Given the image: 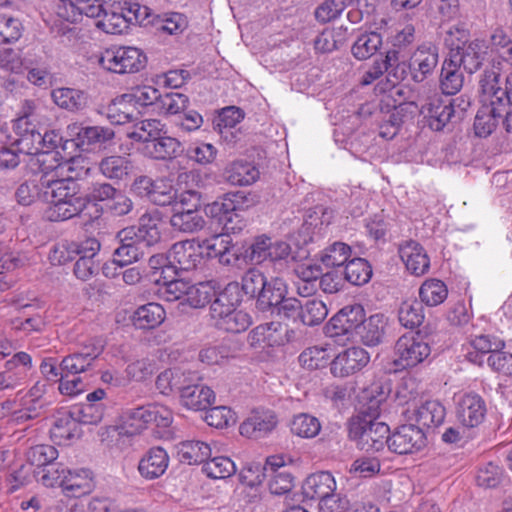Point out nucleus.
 <instances>
[{
  "label": "nucleus",
  "mask_w": 512,
  "mask_h": 512,
  "mask_svg": "<svg viewBox=\"0 0 512 512\" xmlns=\"http://www.w3.org/2000/svg\"><path fill=\"white\" fill-rule=\"evenodd\" d=\"M41 184L43 200L48 203L44 217L51 222L66 221L78 216L86 207L87 199L80 195L77 182L59 179L43 173Z\"/></svg>",
  "instance_id": "1"
},
{
  "label": "nucleus",
  "mask_w": 512,
  "mask_h": 512,
  "mask_svg": "<svg viewBox=\"0 0 512 512\" xmlns=\"http://www.w3.org/2000/svg\"><path fill=\"white\" fill-rule=\"evenodd\" d=\"M243 292L256 298V307L262 312L271 309V303L280 299L285 290V281L280 277H271L270 280L258 268L248 269L241 279Z\"/></svg>",
  "instance_id": "2"
},
{
  "label": "nucleus",
  "mask_w": 512,
  "mask_h": 512,
  "mask_svg": "<svg viewBox=\"0 0 512 512\" xmlns=\"http://www.w3.org/2000/svg\"><path fill=\"white\" fill-rule=\"evenodd\" d=\"M39 481L47 487L58 485L67 497L79 498L93 490L92 475L87 469L61 468L52 473L50 470H43Z\"/></svg>",
  "instance_id": "3"
},
{
  "label": "nucleus",
  "mask_w": 512,
  "mask_h": 512,
  "mask_svg": "<svg viewBox=\"0 0 512 512\" xmlns=\"http://www.w3.org/2000/svg\"><path fill=\"white\" fill-rule=\"evenodd\" d=\"M390 429L384 422L354 417L350 422L349 436L357 446L366 452H377L388 446Z\"/></svg>",
  "instance_id": "4"
},
{
  "label": "nucleus",
  "mask_w": 512,
  "mask_h": 512,
  "mask_svg": "<svg viewBox=\"0 0 512 512\" xmlns=\"http://www.w3.org/2000/svg\"><path fill=\"white\" fill-rule=\"evenodd\" d=\"M99 64L116 74L136 73L145 67L146 56L136 47L113 46L101 54Z\"/></svg>",
  "instance_id": "5"
},
{
  "label": "nucleus",
  "mask_w": 512,
  "mask_h": 512,
  "mask_svg": "<svg viewBox=\"0 0 512 512\" xmlns=\"http://www.w3.org/2000/svg\"><path fill=\"white\" fill-rule=\"evenodd\" d=\"M63 137L56 130L46 131L42 134L36 128L29 134H24L23 138H17L16 144L18 150L26 155H38V162L42 165L55 161L57 162V153L53 150L62 145Z\"/></svg>",
  "instance_id": "6"
},
{
  "label": "nucleus",
  "mask_w": 512,
  "mask_h": 512,
  "mask_svg": "<svg viewBox=\"0 0 512 512\" xmlns=\"http://www.w3.org/2000/svg\"><path fill=\"white\" fill-rule=\"evenodd\" d=\"M207 256L215 258L224 266L240 268L248 263V250L234 243L230 234H217L204 240Z\"/></svg>",
  "instance_id": "7"
},
{
  "label": "nucleus",
  "mask_w": 512,
  "mask_h": 512,
  "mask_svg": "<svg viewBox=\"0 0 512 512\" xmlns=\"http://www.w3.org/2000/svg\"><path fill=\"white\" fill-rule=\"evenodd\" d=\"M421 114L427 118L432 130L441 131L453 116L454 103H444L441 96L430 86L423 85L417 98Z\"/></svg>",
  "instance_id": "8"
},
{
  "label": "nucleus",
  "mask_w": 512,
  "mask_h": 512,
  "mask_svg": "<svg viewBox=\"0 0 512 512\" xmlns=\"http://www.w3.org/2000/svg\"><path fill=\"white\" fill-rule=\"evenodd\" d=\"M431 353L429 344L419 334L402 335L395 344L394 364L402 369L415 367Z\"/></svg>",
  "instance_id": "9"
},
{
  "label": "nucleus",
  "mask_w": 512,
  "mask_h": 512,
  "mask_svg": "<svg viewBox=\"0 0 512 512\" xmlns=\"http://www.w3.org/2000/svg\"><path fill=\"white\" fill-rule=\"evenodd\" d=\"M100 339H89L79 349L64 357L60 363L62 377L75 376L86 372L103 351Z\"/></svg>",
  "instance_id": "10"
},
{
  "label": "nucleus",
  "mask_w": 512,
  "mask_h": 512,
  "mask_svg": "<svg viewBox=\"0 0 512 512\" xmlns=\"http://www.w3.org/2000/svg\"><path fill=\"white\" fill-rule=\"evenodd\" d=\"M204 241L195 240L180 241L172 245L167 260L176 270L190 271L201 264L203 257Z\"/></svg>",
  "instance_id": "11"
},
{
  "label": "nucleus",
  "mask_w": 512,
  "mask_h": 512,
  "mask_svg": "<svg viewBox=\"0 0 512 512\" xmlns=\"http://www.w3.org/2000/svg\"><path fill=\"white\" fill-rule=\"evenodd\" d=\"M425 435L415 424H405L397 428L388 439V449L396 454L405 455L418 452L425 446Z\"/></svg>",
  "instance_id": "12"
},
{
  "label": "nucleus",
  "mask_w": 512,
  "mask_h": 512,
  "mask_svg": "<svg viewBox=\"0 0 512 512\" xmlns=\"http://www.w3.org/2000/svg\"><path fill=\"white\" fill-rule=\"evenodd\" d=\"M32 368V358L26 352L15 353L6 361L5 369L0 372V392L14 390L23 385Z\"/></svg>",
  "instance_id": "13"
},
{
  "label": "nucleus",
  "mask_w": 512,
  "mask_h": 512,
  "mask_svg": "<svg viewBox=\"0 0 512 512\" xmlns=\"http://www.w3.org/2000/svg\"><path fill=\"white\" fill-rule=\"evenodd\" d=\"M486 413V403L484 399L477 393H464L457 400V418L464 427H478L483 423Z\"/></svg>",
  "instance_id": "14"
},
{
  "label": "nucleus",
  "mask_w": 512,
  "mask_h": 512,
  "mask_svg": "<svg viewBox=\"0 0 512 512\" xmlns=\"http://www.w3.org/2000/svg\"><path fill=\"white\" fill-rule=\"evenodd\" d=\"M488 45L484 40L475 39L451 50L450 59L459 67L472 74L480 69L487 55Z\"/></svg>",
  "instance_id": "15"
},
{
  "label": "nucleus",
  "mask_w": 512,
  "mask_h": 512,
  "mask_svg": "<svg viewBox=\"0 0 512 512\" xmlns=\"http://www.w3.org/2000/svg\"><path fill=\"white\" fill-rule=\"evenodd\" d=\"M384 72H388L389 76L394 77L393 85L405 78V64L400 61L399 51L389 50L384 59L376 60L372 67L364 73L360 83L369 85L381 77Z\"/></svg>",
  "instance_id": "16"
},
{
  "label": "nucleus",
  "mask_w": 512,
  "mask_h": 512,
  "mask_svg": "<svg viewBox=\"0 0 512 512\" xmlns=\"http://www.w3.org/2000/svg\"><path fill=\"white\" fill-rule=\"evenodd\" d=\"M369 360V354L363 348H348L333 359L331 373L336 377H347L364 368Z\"/></svg>",
  "instance_id": "17"
},
{
  "label": "nucleus",
  "mask_w": 512,
  "mask_h": 512,
  "mask_svg": "<svg viewBox=\"0 0 512 512\" xmlns=\"http://www.w3.org/2000/svg\"><path fill=\"white\" fill-rule=\"evenodd\" d=\"M45 108L38 100L25 99L21 103L19 116L15 120L13 128L17 138H23L36 129V124L46 122Z\"/></svg>",
  "instance_id": "18"
},
{
  "label": "nucleus",
  "mask_w": 512,
  "mask_h": 512,
  "mask_svg": "<svg viewBox=\"0 0 512 512\" xmlns=\"http://www.w3.org/2000/svg\"><path fill=\"white\" fill-rule=\"evenodd\" d=\"M67 134L78 148L85 149L95 144H103L114 137V131L102 126L83 127L78 123L67 126Z\"/></svg>",
  "instance_id": "19"
},
{
  "label": "nucleus",
  "mask_w": 512,
  "mask_h": 512,
  "mask_svg": "<svg viewBox=\"0 0 512 512\" xmlns=\"http://www.w3.org/2000/svg\"><path fill=\"white\" fill-rule=\"evenodd\" d=\"M438 50L432 45L419 46L410 58L409 68L415 82H423L438 64Z\"/></svg>",
  "instance_id": "20"
},
{
  "label": "nucleus",
  "mask_w": 512,
  "mask_h": 512,
  "mask_svg": "<svg viewBox=\"0 0 512 512\" xmlns=\"http://www.w3.org/2000/svg\"><path fill=\"white\" fill-rule=\"evenodd\" d=\"M404 413L409 421H415L419 427L433 428L443 423L446 410L438 400H427L412 410L407 409Z\"/></svg>",
  "instance_id": "21"
},
{
  "label": "nucleus",
  "mask_w": 512,
  "mask_h": 512,
  "mask_svg": "<svg viewBox=\"0 0 512 512\" xmlns=\"http://www.w3.org/2000/svg\"><path fill=\"white\" fill-rule=\"evenodd\" d=\"M197 380H189L180 394L181 404L194 411L207 410L215 401L214 391Z\"/></svg>",
  "instance_id": "22"
},
{
  "label": "nucleus",
  "mask_w": 512,
  "mask_h": 512,
  "mask_svg": "<svg viewBox=\"0 0 512 512\" xmlns=\"http://www.w3.org/2000/svg\"><path fill=\"white\" fill-rule=\"evenodd\" d=\"M399 255L411 274L421 276L428 272L430 259L425 249L418 242L410 240L401 244Z\"/></svg>",
  "instance_id": "23"
},
{
  "label": "nucleus",
  "mask_w": 512,
  "mask_h": 512,
  "mask_svg": "<svg viewBox=\"0 0 512 512\" xmlns=\"http://www.w3.org/2000/svg\"><path fill=\"white\" fill-rule=\"evenodd\" d=\"M43 173L59 179H69L76 182L87 176L90 172V162L86 157L81 155L72 157L63 162H56L55 165L44 167Z\"/></svg>",
  "instance_id": "24"
},
{
  "label": "nucleus",
  "mask_w": 512,
  "mask_h": 512,
  "mask_svg": "<svg viewBox=\"0 0 512 512\" xmlns=\"http://www.w3.org/2000/svg\"><path fill=\"white\" fill-rule=\"evenodd\" d=\"M169 465V455L162 447L150 448L139 460L138 472L146 480L161 477Z\"/></svg>",
  "instance_id": "25"
},
{
  "label": "nucleus",
  "mask_w": 512,
  "mask_h": 512,
  "mask_svg": "<svg viewBox=\"0 0 512 512\" xmlns=\"http://www.w3.org/2000/svg\"><path fill=\"white\" fill-rule=\"evenodd\" d=\"M387 396L388 393L380 383H372L359 396L360 407L357 417L376 420L380 416L381 407L386 401Z\"/></svg>",
  "instance_id": "26"
},
{
  "label": "nucleus",
  "mask_w": 512,
  "mask_h": 512,
  "mask_svg": "<svg viewBox=\"0 0 512 512\" xmlns=\"http://www.w3.org/2000/svg\"><path fill=\"white\" fill-rule=\"evenodd\" d=\"M260 172L254 163L237 159L228 163L223 170V177L226 182L233 186H249L255 183Z\"/></svg>",
  "instance_id": "27"
},
{
  "label": "nucleus",
  "mask_w": 512,
  "mask_h": 512,
  "mask_svg": "<svg viewBox=\"0 0 512 512\" xmlns=\"http://www.w3.org/2000/svg\"><path fill=\"white\" fill-rule=\"evenodd\" d=\"M199 376L196 372L184 370L176 367L166 369L161 372L156 379V388L163 395H170L174 391L181 394L183 388L189 380H198Z\"/></svg>",
  "instance_id": "28"
},
{
  "label": "nucleus",
  "mask_w": 512,
  "mask_h": 512,
  "mask_svg": "<svg viewBox=\"0 0 512 512\" xmlns=\"http://www.w3.org/2000/svg\"><path fill=\"white\" fill-rule=\"evenodd\" d=\"M500 62L487 67L479 77V96L481 103L492 104L498 106V98L504 87L500 81Z\"/></svg>",
  "instance_id": "29"
},
{
  "label": "nucleus",
  "mask_w": 512,
  "mask_h": 512,
  "mask_svg": "<svg viewBox=\"0 0 512 512\" xmlns=\"http://www.w3.org/2000/svg\"><path fill=\"white\" fill-rule=\"evenodd\" d=\"M504 342L494 336L479 335L464 345V357L471 363L482 365L486 354H492L495 350H502Z\"/></svg>",
  "instance_id": "30"
},
{
  "label": "nucleus",
  "mask_w": 512,
  "mask_h": 512,
  "mask_svg": "<svg viewBox=\"0 0 512 512\" xmlns=\"http://www.w3.org/2000/svg\"><path fill=\"white\" fill-rule=\"evenodd\" d=\"M99 250L100 243L95 238H88L82 242L81 250L77 254L80 257L74 265V274L78 279L87 281L97 273L98 265L93 258Z\"/></svg>",
  "instance_id": "31"
},
{
  "label": "nucleus",
  "mask_w": 512,
  "mask_h": 512,
  "mask_svg": "<svg viewBox=\"0 0 512 512\" xmlns=\"http://www.w3.org/2000/svg\"><path fill=\"white\" fill-rule=\"evenodd\" d=\"M277 424L272 411L255 412L240 425V434L248 438H262L270 433Z\"/></svg>",
  "instance_id": "32"
},
{
  "label": "nucleus",
  "mask_w": 512,
  "mask_h": 512,
  "mask_svg": "<svg viewBox=\"0 0 512 512\" xmlns=\"http://www.w3.org/2000/svg\"><path fill=\"white\" fill-rule=\"evenodd\" d=\"M173 210L170 224L175 230L194 233L204 228L205 220L196 208L184 209L183 202H180L174 205Z\"/></svg>",
  "instance_id": "33"
},
{
  "label": "nucleus",
  "mask_w": 512,
  "mask_h": 512,
  "mask_svg": "<svg viewBox=\"0 0 512 512\" xmlns=\"http://www.w3.org/2000/svg\"><path fill=\"white\" fill-rule=\"evenodd\" d=\"M387 326L386 318L383 314H374L369 318L362 320L357 327L355 336L366 346H376L384 338Z\"/></svg>",
  "instance_id": "34"
},
{
  "label": "nucleus",
  "mask_w": 512,
  "mask_h": 512,
  "mask_svg": "<svg viewBox=\"0 0 512 512\" xmlns=\"http://www.w3.org/2000/svg\"><path fill=\"white\" fill-rule=\"evenodd\" d=\"M51 437L62 444L73 438H78L81 434L80 424L73 411H59L54 416L53 425L50 430Z\"/></svg>",
  "instance_id": "35"
},
{
  "label": "nucleus",
  "mask_w": 512,
  "mask_h": 512,
  "mask_svg": "<svg viewBox=\"0 0 512 512\" xmlns=\"http://www.w3.org/2000/svg\"><path fill=\"white\" fill-rule=\"evenodd\" d=\"M336 490V481L327 471H321L308 476L303 484V493L307 498L321 499L329 496Z\"/></svg>",
  "instance_id": "36"
},
{
  "label": "nucleus",
  "mask_w": 512,
  "mask_h": 512,
  "mask_svg": "<svg viewBox=\"0 0 512 512\" xmlns=\"http://www.w3.org/2000/svg\"><path fill=\"white\" fill-rule=\"evenodd\" d=\"M504 116V110L497 105L484 104L479 108L474 121L475 134L479 137L489 136Z\"/></svg>",
  "instance_id": "37"
},
{
  "label": "nucleus",
  "mask_w": 512,
  "mask_h": 512,
  "mask_svg": "<svg viewBox=\"0 0 512 512\" xmlns=\"http://www.w3.org/2000/svg\"><path fill=\"white\" fill-rule=\"evenodd\" d=\"M162 226L163 221L157 211L145 213L140 217L136 233L143 246H153L160 241Z\"/></svg>",
  "instance_id": "38"
},
{
  "label": "nucleus",
  "mask_w": 512,
  "mask_h": 512,
  "mask_svg": "<svg viewBox=\"0 0 512 512\" xmlns=\"http://www.w3.org/2000/svg\"><path fill=\"white\" fill-rule=\"evenodd\" d=\"M239 298L236 293V287L228 286L223 291L216 294L215 299L210 305V316L216 327L237 307Z\"/></svg>",
  "instance_id": "39"
},
{
  "label": "nucleus",
  "mask_w": 512,
  "mask_h": 512,
  "mask_svg": "<svg viewBox=\"0 0 512 512\" xmlns=\"http://www.w3.org/2000/svg\"><path fill=\"white\" fill-rule=\"evenodd\" d=\"M181 151V144L177 139L163 136L162 133H159L158 137L144 146V153L157 160L175 158Z\"/></svg>",
  "instance_id": "40"
},
{
  "label": "nucleus",
  "mask_w": 512,
  "mask_h": 512,
  "mask_svg": "<svg viewBox=\"0 0 512 512\" xmlns=\"http://www.w3.org/2000/svg\"><path fill=\"white\" fill-rule=\"evenodd\" d=\"M104 11L99 0H71L65 6V12L60 16L69 22H76L83 15L90 18H99Z\"/></svg>",
  "instance_id": "41"
},
{
  "label": "nucleus",
  "mask_w": 512,
  "mask_h": 512,
  "mask_svg": "<svg viewBox=\"0 0 512 512\" xmlns=\"http://www.w3.org/2000/svg\"><path fill=\"white\" fill-rule=\"evenodd\" d=\"M139 111L132 103L128 94H123L112 101L107 109V117L111 123L123 125L139 118Z\"/></svg>",
  "instance_id": "42"
},
{
  "label": "nucleus",
  "mask_w": 512,
  "mask_h": 512,
  "mask_svg": "<svg viewBox=\"0 0 512 512\" xmlns=\"http://www.w3.org/2000/svg\"><path fill=\"white\" fill-rule=\"evenodd\" d=\"M176 449L179 461L189 465L205 463L212 453L208 443L194 440L183 441Z\"/></svg>",
  "instance_id": "43"
},
{
  "label": "nucleus",
  "mask_w": 512,
  "mask_h": 512,
  "mask_svg": "<svg viewBox=\"0 0 512 512\" xmlns=\"http://www.w3.org/2000/svg\"><path fill=\"white\" fill-rule=\"evenodd\" d=\"M96 26L107 34H122L128 29L129 21L123 7L116 6L115 2L111 5V9L104 8L102 15L99 17Z\"/></svg>",
  "instance_id": "44"
},
{
  "label": "nucleus",
  "mask_w": 512,
  "mask_h": 512,
  "mask_svg": "<svg viewBox=\"0 0 512 512\" xmlns=\"http://www.w3.org/2000/svg\"><path fill=\"white\" fill-rule=\"evenodd\" d=\"M164 308L155 302L144 304L133 314V323L140 329H153L165 320Z\"/></svg>",
  "instance_id": "45"
},
{
  "label": "nucleus",
  "mask_w": 512,
  "mask_h": 512,
  "mask_svg": "<svg viewBox=\"0 0 512 512\" xmlns=\"http://www.w3.org/2000/svg\"><path fill=\"white\" fill-rule=\"evenodd\" d=\"M54 103L68 111H80L87 106L86 94L73 88H57L51 93Z\"/></svg>",
  "instance_id": "46"
},
{
  "label": "nucleus",
  "mask_w": 512,
  "mask_h": 512,
  "mask_svg": "<svg viewBox=\"0 0 512 512\" xmlns=\"http://www.w3.org/2000/svg\"><path fill=\"white\" fill-rule=\"evenodd\" d=\"M464 77L460 67L452 60L446 59L442 65L440 88L446 95H455L463 86Z\"/></svg>",
  "instance_id": "47"
},
{
  "label": "nucleus",
  "mask_w": 512,
  "mask_h": 512,
  "mask_svg": "<svg viewBox=\"0 0 512 512\" xmlns=\"http://www.w3.org/2000/svg\"><path fill=\"white\" fill-rule=\"evenodd\" d=\"M131 161L119 155H113L103 158L99 163V170L102 175L108 179L121 180L132 170Z\"/></svg>",
  "instance_id": "48"
},
{
  "label": "nucleus",
  "mask_w": 512,
  "mask_h": 512,
  "mask_svg": "<svg viewBox=\"0 0 512 512\" xmlns=\"http://www.w3.org/2000/svg\"><path fill=\"white\" fill-rule=\"evenodd\" d=\"M382 45V36L377 32L359 35L351 47L353 56L358 60H366L373 56Z\"/></svg>",
  "instance_id": "49"
},
{
  "label": "nucleus",
  "mask_w": 512,
  "mask_h": 512,
  "mask_svg": "<svg viewBox=\"0 0 512 512\" xmlns=\"http://www.w3.org/2000/svg\"><path fill=\"white\" fill-rule=\"evenodd\" d=\"M448 296V289L445 283L439 279L426 280L419 289L421 303L434 307L444 302Z\"/></svg>",
  "instance_id": "50"
},
{
  "label": "nucleus",
  "mask_w": 512,
  "mask_h": 512,
  "mask_svg": "<svg viewBox=\"0 0 512 512\" xmlns=\"http://www.w3.org/2000/svg\"><path fill=\"white\" fill-rule=\"evenodd\" d=\"M214 296H216V290L213 282L189 283L185 304L192 308H201Z\"/></svg>",
  "instance_id": "51"
},
{
  "label": "nucleus",
  "mask_w": 512,
  "mask_h": 512,
  "mask_svg": "<svg viewBox=\"0 0 512 512\" xmlns=\"http://www.w3.org/2000/svg\"><path fill=\"white\" fill-rule=\"evenodd\" d=\"M290 429L294 435L310 439L319 434L321 424L315 416L307 413H300L293 417Z\"/></svg>",
  "instance_id": "52"
},
{
  "label": "nucleus",
  "mask_w": 512,
  "mask_h": 512,
  "mask_svg": "<svg viewBox=\"0 0 512 512\" xmlns=\"http://www.w3.org/2000/svg\"><path fill=\"white\" fill-rule=\"evenodd\" d=\"M371 276V266L362 258L352 259L346 264L344 269L345 280L356 286L366 284L370 280Z\"/></svg>",
  "instance_id": "53"
},
{
  "label": "nucleus",
  "mask_w": 512,
  "mask_h": 512,
  "mask_svg": "<svg viewBox=\"0 0 512 512\" xmlns=\"http://www.w3.org/2000/svg\"><path fill=\"white\" fill-rule=\"evenodd\" d=\"M164 125L156 119H146L135 124L132 131L127 136L135 141L149 144L162 133Z\"/></svg>",
  "instance_id": "54"
},
{
  "label": "nucleus",
  "mask_w": 512,
  "mask_h": 512,
  "mask_svg": "<svg viewBox=\"0 0 512 512\" xmlns=\"http://www.w3.org/2000/svg\"><path fill=\"white\" fill-rule=\"evenodd\" d=\"M286 294L287 284L285 283L284 292L282 295H280L279 300L273 301V303H271V309L269 311L287 319H292L294 321L297 319L300 320L302 303L296 298H287Z\"/></svg>",
  "instance_id": "55"
},
{
  "label": "nucleus",
  "mask_w": 512,
  "mask_h": 512,
  "mask_svg": "<svg viewBox=\"0 0 512 512\" xmlns=\"http://www.w3.org/2000/svg\"><path fill=\"white\" fill-rule=\"evenodd\" d=\"M398 318L406 328L418 327L424 320L422 303L416 300L404 301L399 308Z\"/></svg>",
  "instance_id": "56"
},
{
  "label": "nucleus",
  "mask_w": 512,
  "mask_h": 512,
  "mask_svg": "<svg viewBox=\"0 0 512 512\" xmlns=\"http://www.w3.org/2000/svg\"><path fill=\"white\" fill-rule=\"evenodd\" d=\"M328 314L325 303L321 300H307L301 307L300 321L307 326H315L322 323Z\"/></svg>",
  "instance_id": "57"
},
{
  "label": "nucleus",
  "mask_w": 512,
  "mask_h": 512,
  "mask_svg": "<svg viewBox=\"0 0 512 512\" xmlns=\"http://www.w3.org/2000/svg\"><path fill=\"white\" fill-rule=\"evenodd\" d=\"M244 119V112L235 106H229L222 109L219 114L217 126L222 137L229 139V135L232 140L235 138L232 129Z\"/></svg>",
  "instance_id": "58"
},
{
  "label": "nucleus",
  "mask_w": 512,
  "mask_h": 512,
  "mask_svg": "<svg viewBox=\"0 0 512 512\" xmlns=\"http://www.w3.org/2000/svg\"><path fill=\"white\" fill-rule=\"evenodd\" d=\"M203 471L210 478L224 479L236 472L235 463L228 457L218 456L206 460Z\"/></svg>",
  "instance_id": "59"
},
{
  "label": "nucleus",
  "mask_w": 512,
  "mask_h": 512,
  "mask_svg": "<svg viewBox=\"0 0 512 512\" xmlns=\"http://www.w3.org/2000/svg\"><path fill=\"white\" fill-rule=\"evenodd\" d=\"M130 97L136 110L139 111V115L142 114V110L148 106H156L158 108L161 93L158 89L152 86H141L135 88L131 93H127Z\"/></svg>",
  "instance_id": "60"
},
{
  "label": "nucleus",
  "mask_w": 512,
  "mask_h": 512,
  "mask_svg": "<svg viewBox=\"0 0 512 512\" xmlns=\"http://www.w3.org/2000/svg\"><path fill=\"white\" fill-rule=\"evenodd\" d=\"M81 247L82 242L80 244L68 241L58 242L53 245L49 252V261L52 265H64L75 258Z\"/></svg>",
  "instance_id": "61"
},
{
  "label": "nucleus",
  "mask_w": 512,
  "mask_h": 512,
  "mask_svg": "<svg viewBox=\"0 0 512 512\" xmlns=\"http://www.w3.org/2000/svg\"><path fill=\"white\" fill-rule=\"evenodd\" d=\"M329 360L330 353L328 349L321 346L309 347L299 356L300 364L310 370L325 367Z\"/></svg>",
  "instance_id": "62"
},
{
  "label": "nucleus",
  "mask_w": 512,
  "mask_h": 512,
  "mask_svg": "<svg viewBox=\"0 0 512 512\" xmlns=\"http://www.w3.org/2000/svg\"><path fill=\"white\" fill-rule=\"evenodd\" d=\"M125 422L131 428V433L141 432L148 424H152V404L127 410Z\"/></svg>",
  "instance_id": "63"
},
{
  "label": "nucleus",
  "mask_w": 512,
  "mask_h": 512,
  "mask_svg": "<svg viewBox=\"0 0 512 512\" xmlns=\"http://www.w3.org/2000/svg\"><path fill=\"white\" fill-rule=\"evenodd\" d=\"M350 255V246L343 242H335L323 251L320 260L327 267H337L346 263Z\"/></svg>",
  "instance_id": "64"
}]
</instances>
